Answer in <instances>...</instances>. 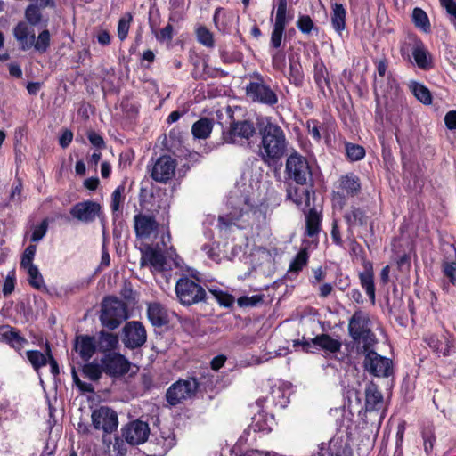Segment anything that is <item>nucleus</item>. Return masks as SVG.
I'll return each instance as SVG.
<instances>
[{
    "label": "nucleus",
    "instance_id": "1a4fd4ad",
    "mask_svg": "<svg viewBox=\"0 0 456 456\" xmlns=\"http://www.w3.org/2000/svg\"><path fill=\"white\" fill-rule=\"evenodd\" d=\"M285 172L297 184L306 185L313 182L312 168L308 160L297 151L288 157Z\"/></svg>",
    "mask_w": 456,
    "mask_h": 456
},
{
    "label": "nucleus",
    "instance_id": "4be33fe9",
    "mask_svg": "<svg viewBox=\"0 0 456 456\" xmlns=\"http://www.w3.org/2000/svg\"><path fill=\"white\" fill-rule=\"evenodd\" d=\"M0 339L17 352H20L28 340L21 336L20 330L10 325L0 326Z\"/></svg>",
    "mask_w": 456,
    "mask_h": 456
},
{
    "label": "nucleus",
    "instance_id": "4468645a",
    "mask_svg": "<svg viewBox=\"0 0 456 456\" xmlns=\"http://www.w3.org/2000/svg\"><path fill=\"white\" fill-rule=\"evenodd\" d=\"M91 418L95 429H102L108 434L115 431L118 425L117 413L107 406H101L94 410Z\"/></svg>",
    "mask_w": 456,
    "mask_h": 456
},
{
    "label": "nucleus",
    "instance_id": "7c9ffc66",
    "mask_svg": "<svg viewBox=\"0 0 456 456\" xmlns=\"http://www.w3.org/2000/svg\"><path fill=\"white\" fill-rule=\"evenodd\" d=\"M147 314L153 326L161 327L168 322L167 311L159 303L149 304Z\"/></svg>",
    "mask_w": 456,
    "mask_h": 456
},
{
    "label": "nucleus",
    "instance_id": "f8f14e48",
    "mask_svg": "<svg viewBox=\"0 0 456 456\" xmlns=\"http://www.w3.org/2000/svg\"><path fill=\"white\" fill-rule=\"evenodd\" d=\"M101 366L103 372L118 378L128 373L131 362L119 353H109L101 359Z\"/></svg>",
    "mask_w": 456,
    "mask_h": 456
},
{
    "label": "nucleus",
    "instance_id": "69168bd1",
    "mask_svg": "<svg viewBox=\"0 0 456 456\" xmlns=\"http://www.w3.org/2000/svg\"><path fill=\"white\" fill-rule=\"evenodd\" d=\"M331 239H332V241L337 246L341 247L343 245V240H342L340 230L338 227V223L337 220H333V222H332Z\"/></svg>",
    "mask_w": 456,
    "mask_h": 456
},
{
    "label": "nucleus",
    "instance_id": "39448f33",
    "mask_svg": "<svg viewBox=\"0 0 456 456\" xmlns=\"http://www.w3.org/2000/svg\"><path fill=\"white\" fill-rule=\"evenodd\" d=\"M359 354L364 356V370L378 378H388L394 373V365L390 358L379 354L374 346L357 348Z\"/></svg>",
    "mask_w": 456,
    "mask_h": 456
},
{
    "label": "nucleus",
    "instance_id": "473e14b6",
    "mask_svg": "<svg viewBox=\"0 0 456 456\" xmlns=\"http://www.w3.org/2000/svg\"><path fill=\"white\" fill-rule=\"evenodd\" d=\"M214 121L208 118H200L191 127V134L196 139H207L210 136Z\"/></svg>",
    "mask_w": 456,
    "mask_h": 456
},
{
    "label": "nucleus",
    "instance_id": "20e7f679",
    "mask_svg": "<svg viewBox=\"0 0 456 456\" xmlns=\"http://www.w3.org/2000/svg\"><path fill=\"white\" fill-rule=\"evenodd\" d=\"M127 318L128 312L125 302L115 297H107L102 300L100 314L102 326L115 330Z\"/></svg>",
    "mask_w": 456,
    "mask_h": 456
},
{
    "label": "nucleus",
    "instance_id": "58836bf2",
    "mask_svg": "<svg viewBox=\"0 0 456 456\" xmlns=\"http://www.w3.org/2000/svg\"><path fill=\"white\" fill-rule=\"evenodd\" d=\"M411 91L414 96L425 105L432 103V95L428 87L418 82H411L410 85Z\"/></svg>",
    "mask_w": 456,
    "mask_h": 456
},
{
    "label": "nucleus",
    "instance_id": "b1692460",
    "mask_svg": "<svg viewBox=\"0 0 456 456\" xmlns=\"http://www.w3.org/2000/svg\"><path fill=\"white\" fill-rule=\"evenodd\" d=\"M344 218L347 224V239L351 241H354L355 239L353 232V227L355 225H366L368 216L362 208L352 207L344 214Z\"/></svg>",
    "mask_w": 456,
    "mask_h": 456
},
{
    "label": "nucleus",
    "instance_id": "ddd939ff",
    "mask_svg": "<svg viewBox=\"0 0 456 456\" xmlns=\"http://www.w3.org/2000/svg\"><path fill=\"white\" fill-rule=\"evenodd\" d=\"M122 334L123 344L129 349L139 348L146 342V330L140 322H126L122 329Z\"/></svg>",
    "mask_w": 456,
    "mask_h": 456
},
{
    "label": "nucleus",
    "instance_id": "ea45409f",
    "mask_svg": "<svg viewBox=\"0 0 456 456\" xmlns=\"http://www.w3.org/2000/svg\"><path fill=\"white\" fill-rule=\"evenodd\" d=\"M412 21L417 28L422 29L424 32L430 30L429 19L421 8L416 7L413 9Z\"/></svg>",
    "mask_w": 456,
    "mask_h": 456
},
{
    "label": "nucleus",
    "instance_id": "774afa93",
    "mask_svg": "<svg viewBox=\"0 0 456 456\" xmlns=\"http://www.w3.org/2000/svg\"><path fill=\"white\" fill-rule=\"evenodd\" d=\"M444 124L449 130H456V110H450L445 114Z\"/></svg>",
    "mask_w": 456,
    "mask_h": 456
},
{
    "label": "nucleus",
    "instance_id": "72a5a7b5",
    "mask_svg": "<svg viewBox=\"0 0 456 456\" xmlns=\"http://www.w3.org/2000/svg\"><path fill=\"white\" fill-rule=\"evenodd\" d=\"M425 341L436 354L444 356L450 354L452 345L445 337L439 338L436 335H429L425 338Z\"/></svg>",
    "mask_w": 456,
    "mask_h": 456
},
{
    "label": "nucleus",
    "instance_id": "0eeeda50",
    "mask_svg": "<svg viewBox=\"0 0 456 456\" xmlns=\"http://www.w3.org/2000/svg\"><path fill=\"white\" fill-rule=\"evenodd\" d=\"M256 134V129L253 121L248 119L232 120L228 128L223 131L224 142L235 145H244Z\"/></svg>",
    "mask_w": 456,
    "mask_h": 456
},
{
    "label": "nucleus",
    "instance_id": "4c0bfd02",
    "mask_svg": "<svg viewBox=\"0 0 456 456\" xmlns=\"http://www.w3.org/2000/svg\"><path fill=\"white\" fill-rule=\"evenodd\" d=\"M309 254L306 248H302L289 264V272L297 274L307 265Z\"/></svg>",
    "mask_w": 456,
    "mask_h": 456
},
{
    "label": "nucleus",
    "instance_id": "2f4dec72",
    "mask_svg": "<svg viewBox=\"0 0 456 456\" xmlns=\"http://www.w3.org/2000/svg\"><path fill=\"white\" fill-rule=\"evenodd\" d=\"M314 78L318 88L324 92L325 87L330 86L329 71L321 59H317L314 64Z\"/></svg>",
    "mask_w": 456,
    "mask_h": 456
},
{
    "label": "nucleus",
    "instance_id": "c756f323",
    "mask_svg": "<svg viewBox=\"0 0 456 456\" xmlns=\"http://www.w3.org/2000/svg\"><path fill=\"white\" fill-rule=\"evenodd\" d=\"M96 347L99 352L109 354L113 353L118 346V337L116 334L100 331L98 334Z\"/></svg>",
    "mask_w": 456,
    "mask_h": 456
},
{
    "label": "nucleus",
    "instance_id": "6ab92c4d",
    "mask_svg": "<svg viewBox=\"0 0 456 456\" xmlns=\"http://www.w3.org/2000/svg\"><path fill=\"white\" fill-rule=\"evenodd\" d=\"M100 213L101 205L92 200L78 202L70 208L72 217L86 224L94 222Z\"/></svg>",
    "mask_w": 456,
    "mask_h": 456
},
{
    "label": "nucleus",
    "instance_id": "5fc2aeb1",
    "mask_svg": "<svg viewBox=\"0 0 456 456\" xmlns=\"http://www.w3.org/2000/svg\"><path fill=\"white\" fill-rule=\"evenodd\" d=\"M288 0H278L277 10L275 15V20L289 22L292 20V16L287 15Z\"/></svg>",
    "mask_w": 456,
    "mask_h": 456
},
{
    "label": "nucleus",
    "instance_id": "f257e3e1",
    "mask_svg": "<svg viewBox=\"0 0 456 456\" xmlns=\"http://www.w3.org/2000/svg\"><path fill=\"white\" fill-rule=\"evenodd\" d=\"M25 20L19 21L12 29L13 37L21 51L45 53L51 45V33L45 28L48 17L37 4H28L24 11Z\"/></svg>",
    "mask_w": 456,
    "mask_h": 456
},
{
    "label": "nucleus",
    "instance_id": "f704fd0d",
    "mask_svg": "<svg viewBox=\"0 0 456 456\" xmlns=\"http://www.w3.org/2000/svg\"><path fill=\"white\" fill-rule=\"evenodd\" d=\"M289 80L296 86H301L304 83V72L298 58L289 57Z\"/></svg>",
    "mask_w": 456,
    "mask_h": 456
},
{
    "label": "nucleus",
    "instance_id": "c9c22d12",
    "mask_svg": "<svg viewBox=\"0 0 456 456\" xmlns=\"http://www.w3.org/2000/svg\"><path fill=\"white\" fill-rule=\"evenodd\" d=\"M288 23L289 22L274 20L269 43L270 49H281L283 42L285 28Z\"/></svg>",
    "mask_w": 456,
    "mask_h": 456
},
{
    "label": "nucleus",
    "instance_id": "338daca9",
    "mask_svg": "<svg viewBox=\"0 0 456 456\" xmlns=\"http://www.w3.org/2000/svg\"><path fill=\"white\" fill-rule=\"evenodd\" d=\"M306 126L309 134H311L315 140L319 141L321 139V134L318 127V121L314 119L308 120L306 122Z\"/></svg>",
    "mask_w": 456,
    "mask_h": 456
},
{
    "label": "nucleus",
    "instance_id": "c85d7f7f",
    "mask_svg": "<svg viewBox=\"0 0 456 456\" xmlns=\"http://www.w3.org/2000/svg\"><path fill=\"white\" fill-rule=\"evenodd\" d=\"M322 216L315 208H310L305 213V234L308 237L317 236L321 231Z\"/></svg>",
    "mask_w": 456,
    "mask_h": 456
},
{
    "label": "nucleus",
    "instance_id": "bf43d9fd",
    "mask_svg": "<svg viewBox=\"0 0 456 456\" xmlns=\"http://www.w3.org/2000/svg\"><path fill=\"white\" fill-rule=\"evenodd\" d=\"M241 216V214L234 216L231 214L225 216H220L218 217V227L220 229H228L234 224Z\"/></svg>",
    "mask_w": 456,
    "mask_h": 456
},
{
    "label": "nucleus",
    "instance_id": "7ed1b4c3",
    "mask_svg": "<svg viewBox=\"0 0 456 456\" xmlns=\"http://www.w3.org/2000/svg\"><path fill=\"white\" fill-rule=\"evenodd\" d=\"M348 332L357 348L375 346L378 343L375 334L371 330V322L368 313L358 309L348 322Z\"/></svg>",
    "mask_w": 456,
    "mask_h": 456
},
{
    "label": "nucleus",
    "instance_id": "9d476101",
    "mask_svg": "<svg viewBox=\"0 0 456 456\" xmlns=\"http://www.w3.org/2000/svg\"><path fill=\"white\" fill-rule=\"evenodd\" d=\"M200 383L195 378L180 379L173 383L166 392V400L171 406L196 396Z\"/></svg>",
    "mask_w": 456,
    "mask_h": 456
},
{
    "label": "nucleus",
    "instance_id": "f03ea898",
    "mask_svg": "<svg viewBox=\"0 0 456 456\" xmlns=\"http://www.w3.org/2000/svg\"><path fill=\"white\" fill-rule=\"evenodd\" d=\"M259 156L265 164L280 160L287 152L289 142L281 126L266 117L259 127Z\"/></svg>",
    "mask_w": 456,
    "mask_h": 456
},
{
    "label": "nucleus",
    "instance_id": "680f3d73",
    "mask_svg": "<svg viewBox=\"0 0 456 456\" xmlns=\"http://www.w3.org/2000/svg\"><path fill=\"white\" fill-rule=\"evenodd\" d=\"M15 287V273L14 272H10L6 276L4 285H3V294L4 296H8L12 293Z\"/></svg>",
    "mask_w": 456,
    "mask_h": 456
},
{
    "label": "nucleus",
    "instance_id": "8fccbe9b",
    "mask_svg": "<svg viewBox=\"0 0 456 456\" xmlns=\"http://www.w3.org/2000/svg\"><path fill=\"white\" fill-rule=\"evenodd\" d=\"M132 20L133 17L131 13H126L119 19L118 25V37L121 41L127 37Z\"/></svg>",
    "mask_w": 456,
    "mask_h": 456
},
{
    "label": "nucleus",
    "instance_id": "13d9d810",
    "mask_svg": "<svg viewBox=\"0 0 456 456\" xmlns=\"http://www.w3.org/2000/svg\"><path fill=\"white\" fill-rule=\"evenodd\" d=\"M48 229V222L46 219H44L41 224L35 227L31 235V241L37 242L41 240L45 235Z\"/></svg>",
    "mask_w": 456,
    "mask_h": 456
},
{
    "label": "nucleus",
    "instance_id": "4d7b16f0",
    "mask_svg": "<svg viewBox=\"0 0 456 456\" xmlns=\"http://www.w3.org/2000/svg\"><path fill=\"white\" fill-rule=\"evenodd\" d=\"M440 4L450 15V20L456 30V2L454 0H440Z\"/></svg>",
    "mask_w": 456,
    "mask_h": 456
},
{
    "label": "nucleus",
    "instance_id": "e433bc0d",
    "mask_svg": "<svg viewBox=\"0 0 456 456\" xmlns=\"http://www.w3.org/2000/svg\"><path fill=\"white\" fill-rule=\"evenodd\" d=\"M331 24L333 28L339 35L346 26V10L341 4H335L332 6Z\"/></svg>",
    "mask_w": 456,
    "mask_h": 456
},
{
    "label": "nucleus",
    "instance_id": "603ef678",
    "mask_svg": "<svg viewBox=\"0 0 456 456\" xmlns=\"http://www.w3.org/2000/svg\"><path fill=\"white\" fill-rule=\"evenodd\" d=\"M297 27L303 34L309 35L314 28V23L309 15L302 14L298 16Z\"/></svg>",
    "mask_w": 456,
    "mask_h": 456
},
{
    "label": "nucleus",
    "instance_id": "09e8293b",
    "mask_svg": "<svg viewBox=\"0 0 456 456\" xmlns=\"http://www.w3.org/2000/svg\"><path fill=\"white\" fill-rule=\"evenodd\" d=\"M209 292L215 297L219 305L222 306L230 307L235 302V298L233 296L223 290L211 289H209Z\"/></svg>",
    "mask_w": 456,
    "mask_h": 456
},
{
    "label": "nucleus",
    "instance_id": "423d86ee",
    "mask_svg": "<svg viewBox=\"0 0 456 456\" xmlns=\"http://www.w3.org/2000/svg\"><path fill=\"white\" fill-rule=\"evenodd\" d=\"M175 292L177 300L183 306L205 301L207 296L204 288L186 275L176 281Z\"/></svg>",
    "mask_w": 456,
    "mask_h": 456
},
{
    "label": "nucleus",
    "instance_id": "c03bdc74",
    "mask_svg": "<svg viewBox=\"0 0 456 456\" xmlns=\"http://www.w3.org/2000/svg\"><path fill=\"white\" fill-rule=\"evenodd\" d=\"M28 274L29 284L37 289H40L44 286V279L39 273L38 268L35 265L23 267Z\"/></svg>",
    "mask_w": 456,
    "mask_h": 456
},
{
    "label": "nucleus",
    "instance_id": "a19ab883",
    "mask_svg": "<svg viewBox=\"0 0 456 456\" xmlns=\"http://www.w3.org/2000/svg\"><path fill=\"white\" fill-rule=\"evenodd\" d=\"M151 32L159 42H171L174 37V27L168 23L163 28L158 30L155 24L150 23Z\"/></svg>",
    "mask_w": 456,
    "mask_h": 456
},
{
    "label": "nucleus",
    "instance_id": "9b49d317",
    "mask_svg": "<svg viewBox=\"0 0 456 456\" xmlns=\"http://www.w3.org/2000/svg\"><path fill=\"white\" fill-rule=\"evenodd\" d=\"M301 346L302 350L305 353H315L318 350H323L327 353L336 354L340 351L342 343L328 334H321L310 340L305 338L301 340H296L294 346Z\"/></svg>",
    "mask_w": 456,
    "mask_h": 456
},
{
    "label": "nucleus",
    "instance_id": "de8ad7c7",
    "mask_svg": "<svg viewBox=\"0 0 456 456\" xmlns=\"http://www.w3.org/2000/svg\"><path fill=\"white\" fill-rule=\"evenodd\" d=\"M346 152L351 161H358L365 156V150L362 146L350 142L346 143Z\"/></svg>",
    "mask_w": 456,
    "mask_h": 456
},
{
    "label": "nucleus",
    "instance_id": "412c9836",
    "mask_svg": "<svg viewBox=\"0 0 456 456\" xmlns=\"http://www.w3.org/2000/svg\"><path fill=\"white\" fill-rule=\"evenodd\" d=\"M411 46V55L417 67L429 70L434 67L433 57L421 40L415 39Z\"/></svg>",
    "mask_w": 456,
    "mask_h": 456
},
{
    "label": "nucleus",
    "instance_id": "052dcab7",
    "mask_svg": "<svg viewBox=\"0 0 456 456\" xmlns=\"http://www.w3.org/2000/svg\"><path fill=\"white\" fill-rule=\"evenodd\" d=\"M443 271L444 275L450 280L452 284H456V263L445 262L443 265Z\"/></svg>",
    "mask_w": 456,
    "mask_h": 456
},
{
    "label": "nucleus",
    "instance_id": "5701e85b",
    "mask_svg": "<svg viewBox=\"0 0 456 456\" xmlns=\"http://www.w3.org/2000/svg\"><path fill=\"white\" fill-rule=\"evenodd\" d=\"M384 405L383 395L379 389L378 385L374 382H370L365 387V411H379Z\"/></svg>",
    "mask_w": 456,
    "mask_h": 456
},
{
    "label": "nucleus",
    "instance_id": "2eb2a0df",
    "mask_svg": "<svg viewBox=\"0 0 456 456\" xmlns=\"http://www.w3.org/2000/svg\"><path fill=\"white\" fill-rule=\"evenodd\" d=\"M176 166V160L172 157L160 156L151 168V178L156 182L167 183L175 176Z\"/></svg>",
    "mask_w": 456,
    "mask_h": 456
},
{
    "label": "nucleus",
    "instance_id": "393cba45",
    "mask_svg": "<svg viewBox=\"0 0 456 456\" xmlns=\"http://www.w3.org/2000/svg\"><path fill=\"white\" fill-rule=\"evenodd\" d=\"M363 271L359 273L360 283L362 289H365L372 305L375 304V284H374V272L372 263L364 260L362 263Z\"/></svg>",
    "mask_w": 456,
    "mask_h": 456
},
{
    "label": "nucleus",
    "instance_id": "f3484780",
    "mask_svg": "<svg viewBox=\"0 0 456 456\" xmlns=\"http://www.w3.org/2000/svg\"><path fill=\"white\" fill-rule=\"evenodd\" d=\"M159 223L152 215L139 213L134 216V229L137 239L147 240L155 237Z\"/></svg>",
    "mask_w": 456,
    "mask_h": 456
},
{
    "label": "nucleus",
    "instance_id": "79ce46f5",
    "mask_svg": "<svg viewBox=\"0 0 456 456\" xmlns=\"http://www.w3.org/2000/svg\"><path fill=\"white\" fill-rule=\"evenodd\" d=\"M26 355L32 367L38 370L40 368L44 367L47 363V355L46 353L43 354L38 350H28L26 352Z\"/></svg>",
    "mask_w": 456,
    "mask_h": 456
},
{
    "label": "nucleus",
    "instance_id": "a878e982",
    "mask_svg": "<svg viewBox=\"0 0 456 456\" xmlns=\"http://www.w3.org/2000/svg\"><path fill=\"white\" fill-rule=\"evenodd\" d=\"M339 189L337 195L341 199L354 197L361 191V183L358 176L354 174H347L339 179Z\"/></svg>",
    "mask_w": 456,
    "mask_h": 456
},
{
    "label": "nucleus",
    "instance_id": "6e6d98bb",
    "mask_svg": "<svg viewBox=\"0 0 456 456\" xmlns=\"http://www.w3.org/2000/svg\"><path fill=\"white\" fill-rule=\"evenodd\" d=\"M37 247L36 245H29L24 251L21 261H20V266L26 267L34 265L33 259L36 254Z\"/></svg>",
    "mask_w": 456,
    "mask_h": 456
},
{
    "label": "nucleus",
    "instance_id": "cd10ccee",
    "mask_svg": "<svg viewBox=\"0 0 456 456\" xmlns=\"http://www.w3.org/2000/svg\"><path fill=\"white\" fill-rule=\"evenodd\" d=\"M311 191L306 188L289 185L286 191V199L292 201L298 208L310 207Z\"/></svg>",
    "mask_w": 456,
    "mask_h": 456
},
{
    "label": "nucleus",
    "instance_id": "864d4df0",
    "mask_svg": "<svg viewBox=\"0 0 456 456\" xmlns=\"http://www.w3.org/2000/svg\"><path fill=\"white\" fill-rule=\"evenodd\" d=\"M264 300V295L257 294L251 297L242 296L238 298L237 303L240 307H252L262 303Z\"/></svg>",
    "mask_w": 456,
    "mask_h": 456
},
{
    "label": "nucleus",
    "instance_id": "dca6fc26",
    "mask_svg": "<svg viewBox=\"0 0 456 456\" xmlns=\"http://www.w3.org/2000/svg\"><path fill=\"white\" fill-rule=\"evenodd\" d=\"M327 456H346L351 452L350 436L347 433L338 432L328 444L322 443L319 452Z\"/></svg>",
    "mask_w": 456,
    "mask_h": 456
},
{
    "label": "nucleus",
    "instance_id": "aec40b11",
    "mask_svg": "<svg viewBox=\"0 0 456 456\" xmlns=\"http://www.w3.org/2000/svg\"><path fill=\"white\" fill-rule=\"evenodd\" d=\"M140 266L150 265L151 272H162L165 270L166 257L159 250L148 245L141 250Z\"/></svg>",
    "mask_w": 456,
    "mask_h": 456
},
{
    "label": "nucleus",
    "instance_id": "0e129e2a",
    "mask_svg": "<svg viewBox=\"0 0 456 456\" xmlns=\"http://www.w3.org/2000/svg\"><path fill=\"white\" fill-rule=\"evenodd\" d=\"M21 191H22V183L19 180L16 183H13L12 186V191L10 194V201L20 204L21 202Z\"/></svg>",
    "mask_w": 456,
    "mask_h": 456
},
{
    "label": "nucleus",
    "instance_id": "37998d69",
    "mask_svg": "<svg viewBox=\"0 0 456 456\" xmlns=\"http://www.w3.org/2000/svg\"><path fill=\"white\" fill-rule=\"evenodd\" d=\"M196 37L200 44L208 48H213L215 45L214 35L205 26H200L196 29Z\"/></svg>",
    "mask_w": 456,
    "mask_h": 456
},
{
    "label": "nucleus",
    "instance_id": "bb28decb",
    "mask_svg": "<svg viewBox=\"0 0 456 456\" xmlns=\"http://www.w3.org/2000/svg\"><path fill=\"white\" fill-rule=\"evenodd\" d=\"M75 350L85 362L89 361L97 350L95 338L88 335L77 337Z\"/></svg>",
    "mask_w": 456,
    "mask_h": 456
},
{
    "label": "nucleus",
    "instance_id": "6e6552de",
    "mask_svg": "<svg viewBox=\"0 0 456 456\" xmlns=\"http://www.w3.org/2000/svg\"><path fill=\"white\" fill-rule=\"evenodd\" d=\"M254 81H250L246 86V94L252 102L261 103L269 107H273L278 103V95L276 92L267 85L262 75L255 73Z\"/></svg>",
    "mask_w": 456,
    "mask_h": 456
},
{
    "label": "nucleus",
    "instance_id": "a18cd8bd",
    "mask_svg": "<svg viewBox=\"0 0 456 456\" xmlns=\"http://www.w3.org/2000/svg\"><path fill=\"white\" fill-rule=\"evenodd\" d=\"M272 66L275 70L283 71L286 66V54L281 49H270Z\"/></svg>",
    "mask_w": 456,
    "mask_h": 456
},
{
    "label": "nucleus",
    "instance_id": "3c124183",
    "mask_svg": "<svg viewBox=\"0 0 456 456\" xmlns=\"http://www.w3.org/2000/svg\"><path fill=\"white\" fill-rule=\"evenodd\" d=\"M125 184H121L118 186L111 194V202L110 208L113 212L118 211L123 200H124V193H125Z\"/></svg>",
    "mask_w": 456,
    "mask_h": 456
},
{
    "label": "nucleus",
    "instance_id": "a211bd4d",
    "mask_svg": "<svg viewBox=\"0 0 456 456\" xmlns=\"http://www.w3.org/2000/svg\"><path fill=\"white\" fill-rule=\"evenodd\" d=\"M150 435L148 423L142 420L129 422L123 429L122 436L132 445L141 444L147 441Z\"/></svg>",
    "mask_w": 456,
    "mask_h": 456
},
{
    "label": "nucleus",
    "instance_id": "e2e57ef3",
    "mask_svg": "<svg viewBox=\"0 0 456 456\" xmlns=\"http://www.w3.org/2000/svg\"><path fill=\"white\" fill-rule=\"evenodd\" d=\"M46 355L48 357L47 362L50 364L51 372L53 376H57L60 373L59 365L57 361L53 358L51 351V347L48 342H45V350Z\"/></svg>",
    "mask_w": 456,
    "mask_h": 456
},
{
    "label": "nucleus",
    "instance_id": "49530a36",
    "mask_svg": "<svg viewBox=\"0 0 456 456\" xmlns=\"http://www.w3.org/2000/svg\"><path fill=\"white\" fill-rule=\"evenodd\" d=\"M82 372L90 380L96 381L101 378L103 371L101 364L90 362L83 366Z\"/></svg>",
    "mask_w": 456,
    "mask_h": 456
}]
</instances>
